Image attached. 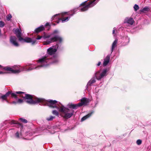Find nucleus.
<instances>
[{
    "instance_id": "f257e3e1",
    "label": "nucleus",
    "mask_w": 151,
    "mask_h": 151,
    "mask_svg": "<svg viewBox=\"0 0 151 151\" xmlns=\"http://www.w3.org/2000/svg\"><path fill=\"white\" fill-rule=\"evenodd\" d=\"M59 33L60 32L58 30H55L50 34L44 36L45 38H50L43 43L45 45H49L55 42H57L55 45L52 46L47 49V54L50 56L55 54L57 50H60L63 48L62 43L63 41V38L59 35Z\"/></svg>"
},
{
    "instance_id": "f03ea898",
    "label": "nucleus",
    "mask_w": 151,
    "mask_h": 151,
    "mask_svg": "<svg viewBox=\"0 0 151 151\" xmlns=\"http://www.w3.org/2000/svg\"><path fill=\"white\" fill-rule=\"evenodd\" d=\"M47 106L50 108H56L59 112H62L63 117L66 119L70 118L74 113L73 110L64 107L56 100H50L47 103Z\"/></svg>"
},
{
    "instance_id": "7ed1b4c3",
    "label": "nucleus",
    "mask_w": 151,
    "mask_h": 151,
    "mask_svg": "<svg viewBox=\"0 0 151 151\" xmlns=\"http://www.w3.org/2000/svg\"><path fill=\"white\" fill-rule=\"evenodd\" d=\"M59 61L58 57L57 55H55L52 58L50 56L46 55L40 58L37 62V65L32 64L30 65H33L34 69H39L42 68H45L47 67L51 64H56Z\"/></svg>"
},
{
    "instance_id": "20e7f679",
    "label": "nucleus",
    "mask_w": 151,
    "mask_h": 151,
    "mask_svg": "<svg viewBox=\"0 0 151 151\" xmlns=\"http://www.w3.org/2000/svg\"><path fill=\"white\" fill-rule=\"evenodd\" d=\"M17 94H20L21 97L26 100L27 103L30 104H35L39 103H46L47 105V103L50 100L47 101L44 99L38 98L22 91H16V95Z\"/></svg>"
},
{
    "instance_id": "39448f33",
    "label": "nucleus",
    "mask_w": 151,
    "mask_h": 151,
    "mask_svg": "<svg viewBox=\"0 0 151 151\" xmlns=\"http://www.w3.org/2000/svg\"><path fill=\"white\" fill-rule=\"evenodd\" d=\"M70 12H65L60 14H57L54 15L52 18V20H54L57 24L60 22H64L68 21L72 17L70 16Z\"/></svg>"
},
{
    "instance_id": "423d86ee",
    "label": "nucleus",
    "mask_w": 151,
    "mask_h": 151,
    "mask_svg": "<svg viewBox=\"0 0 151 151\" xmlns=\"http://www.w3.org/2000/svg\"><path fill=\"white\" fill-rule=\"evenodd\" d=\"M13 67L14 69H12L9 66L5 67L3 68V69L8 71L9 73H19L24 70L30 71L34 69L32 66L29 67L28 69L26 68V67H22L19 65H14Z\"/></svg>"
},
{
    "instance_id": "0eeeda50",
    "label": "nucleus",
    "mask_w": 151,
    "mask_h": 151,
    "mask_svg": "<svg viewBox=\"0 0 151 151\" xmlns=\"http://www.w3.org/2000/svg\"><path fill=\"white\" fill-rule=\"evenodd\" d=\"M13 31L20 42H24L28 43H31L32 45H34L35 43L36 42V40H33L29 37H26L24 39L22 37L20 29L17 28L14 29Z\"/></svg>"
},
{
    "instance_id": "6e6552de",
    "label": "nucleus",
    "mask_w": 151,
    "mask_h": 151,
    "mask_svg": "<svg viewBox=\"0 0 151 151\" xmlns=\"http://www.w3.org/2000/svg\"><path fill=\"white\" fill-rule=\"evenodd\" d=\"M100 0H91L86 4L87 1H85L80 5L81 8L80 9L81 12H84L87 10L89 8L94 6Z\"/></svg>"
},
{
    "instance_id": "1a4fd4ad",
    "label": "nucleus",
    "mask_w": 151,
    "mask_h": 151,
    "mask_svg": "<svg viewBox=\"0 0 151 151\" xmlns=\"http://www.w3.org/2000/svg\"><path fill=\"white\" fill-rule=\"evenodd\" d=\"M108 71V70L106 68L102 70H98L95 73V76L96 79L100 80L107 76Z\"/></svg>"
},
{
    "instance_id": "9d476101",
    "label": "nucleus",
    "mask_w": 151,
    "mask_h": 151,
    "mask_svg": "<svg viewBox=\"0 0 151 151\" xmlns=\"http://www.w3.org/2000/svg\"><path fill=\"white\" fill-rule=\"evenodd\" d=\"M10 95H11L12 98H14L15 99L18 98V96L16 95V91L13 92L12 91H8L5 94L2 96L0 98L2 99V101L6 100L7 97Z\"/></svg>"
},
{
    "instance_id": "9b49d317",
    "label": "nucleus",
    "mask_w": 151,
    "mask_h": 151,
    "mask_svg": "<svg viewBox=\"0 0 151 151\" xmlns=\"http://www.w3.org/2000/svg\"><path fill=\"white\" fill-rule=\"evenodd\" d=\"M10 42L14 46L17 47L19 46V44L17 42V39L15 36H11L10 37Z\"/></svg>"
},
{
    "instance_id": "f8f14e48",
    "label": "nucleus",
    "mask_w": 151,
    "mask_h": 151,
    "mask_svg": "<svg viewBox=\"0 0 151 151\" xmlns=\"http://www.w3.org/2000/svg\"><path fill=\"white\" fill-rule=\"evenodd\" d=\"M96 82V80L95 78H92L88 82L86 87V90H88V87L91 86L93 84L95 83Z\"/></svg>"
},
{
    "instance_id": "ddd939ff",
    "label": "nucleus",
    "mask_w": 151,
    "mask_h": 151,
    "mask_svg": "<svg viewBox=\"0 0 151 151\" xmlns=\"http://www.w3.org/2000/svg\"><path fill=\"white\" fill-rule=\"evenodd\" d=\"M88 102V100L85 98H83L81 99V102L78 104L79 107L84 105H86Z\"/></svg>"
},
{
    "instance_id": "4468645a",
    "label": "nucleus",
    "mask_w": 151,
    "mask_h": 151,
    "mask_svg": "<svg viewBox=\"0 0 151 151\" xmlns=\"http://www.w3.org/2000/svg\"><path fill=\"white\" fill-rule=\"evenodd\" d=\"M134 20L132 18H126L124 21L125 23L129 24L130 25H132L133 24Z\"/></svg>"
},
{
    "instance_id": "2eb2a0df",
    "label": "nucleus",
    "mask_w": 151,
    "mask_h": 151,
    "mask_svg": "<svg viewBox=\"0 0 151 151\" xmlns=\"http://www.w3.org/2000/svg\"><path fill=\"white\" fill-rule=\"evenodd\" d=\"M94 113V111H91V112L88 113V114H87L86 115L84 116L83 117H82V119H81V121L83 122V121H85V120H86V119H87L89 118Z\"/></svg>"
},
{
    "instance_id": "dca6fc26",
    "label": "nucleus",
    "mask_w": 151,
    "mask_h": 151,
    "mask_svg": "<svg viewBox=\"0 0 151 151\" xmlns=\"http://www.w3.org/2000/svg\"><path fill=\"white\" fill-rule=\"evenodd\" d=\"M110 56L109 55H107L104 59L103 63V65L104 66H106L108 64L110 61Z\"/></svg>"
},
{
    "instance_id": "f3484780",
    "label": "nucleus",
    "mask_w": 151,
    "mask_h": 151,
    "mask_svg": "<svg viewBox=\"0 0 151 151\" xmlns=\"http://www.w3.org/2000/svg\"><path fill=\"white\" fill-rule=\"evenodd\" d=\"M78 105V104H68V106L69 108H72L73 109H76L78 107H79V106Z\"/></svg>"
},
{
    "instance_id": "a211bd4d",
    "label": "nucleus",
    "mask_w": 151,
    "mask_h": 151,
    "mask_svg": "<svg viewBox=\"0 0 151 151\" xmlns=\"http://www.w3.org/2000/svg\"><path fill=\"white\" fill-rule=\"evenodd\" d=\"M44 29V27L43 25L36 28L34 32L36 33H38L43 31Z\"/></svg>"
},
{
    "instance_id": "6ab92c4d",
    "label": "nucleus",
    "mask_w": 151,
    "mask_h": 151,
    "mask_svg": "<svg viewBox=\"0 0 151 151\" xmlns=\"http://www.w3.org/2000/svg\"><path fill=\"white\" fill-rule=\"evenodd\" d=\"M78 8H75L73 10L70 11V12H70V16H73L76 13V12H78Z\"/></svg>"
},
{
    "instance_id": "aec40b11",
    "label": "nucleus",
    "mask_w": 151,
    "mask_h": 151,
    "mask_svg": "<svg viewBox=\"0 0 151 151\" xmlns=\"http://www.w3.org/2000/svg\"><path fill=\"white\" fill-rule=\"evenodd\" d=\"M117 43V39H115L114 41L112 43V47L111 49V53L113 51L114 48L116 47V45Z\"/></svg>"
},
{
    "instance_id": "412c9836",
    "label": "nucleus",
    "mask_w": 151,
    "mask_h": 151,
    "mask_svg": "<svg viewBox=\"0 0 151 151\" xmlns=\"http://www.w3.org/2000/svg\"><path fill=\"white\" fill-rule=\"evenodd\" d=\"M16 138L19 139L22 137V136L21 133H19L18 132H17L15 134Z\"/></svg>"
},
{
    "instance_id": "4be33fe9",
    "label": "nucleus",
    "mask_w": 151,
    "mask_h": 151,
    "mask_svg": "<svg viewBox=\"0 0 151 151\" xmlns=\"http://www.w3.org/2000/svg\"><path fill=\"white\" fill-rule=\"evenodd\" d=\"M55 108L57 109V110H53L52 111V113L54 115H55L57 116H59V113L58 112V110L56 108Z\"/></svg>"
},
{
    "instance_id": "5701e85b",
    "label": "nucleus",
    "mask_w": 151,
    "mask_h": 151,
    "mask_svg": "<svg viewBox=\"0 0 151 151\" xmlns=\"http://www.w3.org/2000/svg\"><path fill=\"white\" fill-rule=\"evenodd\" d=\"M55 118V116H50L49 117H47L46 119L48 121H50L53 120V119Z\"/></svg>"
},
{
    "instance_id": "b1692460",
    "label": "nucleus",
    "mask_w": 151,
    "mask_h": 151,
    "mask_svg": "<svg viewBox=\"0 0 151 151\" xmlns=\"http://www.w3.org/2000/svg\"><path fill=\"white\" fill-rule=\"evenodd\" d=\"M50 35V34H47V35H44L43 36H38L37 38H36V39L37 40H39L41 38H43L44 39H47V40H46L48 39H50V38H45L44 37V36H45V35Z\"/></svg>"
},
{
    "instance_id": "393cba45",
    "label": "nucleus",
    "mask_w": 151,
    "mask_h": 151,
    "mask_svg": "<svg viewBox=\"0 0 151 151\" xmlns=\"http://www.w3.org/2000/svg\"><path fill=\"white\" fill-rule=\"evenodd\" d=\"M149 10V8L147 7H145L142 9L141 11L143 12H146L148 11Z\"/></svg>"
},
{
    "instance_id": "a878e982",
    "label": "nucleus",
    "mask_w": 151,
    "mask_h": 151,
    "mask_svg": "<svg viewBox=\"0 0 151 151\" xmlns=\"http://www.w3.org/2000/svg\"><path fill=\"white\" fill-rule=\"evenodd\" d=\"M11 124H19L21 126V127H23V126H22V125L21 124L19 123L18 122H17L16 121H14V120H12L11 121Z\"/></svg>"
},
{
    "instance_id": "bb28decb",
    "label": "nucleus",
    "mask_w": 151,
    "mask_h": 151,
    "mask_svg": "<svg viewBox=\"0 0 151 151\" xmlns=\"http://www.w3.org/2000/svg\"><path fill=\"white\" fill-rule=\"evenodd\" d=\"M134 10L135 11H137L139 9V7L138 5L135 4L134 6Z\"/></svg>"
},
{
    "instance_id": "cd10ccee",
    "label": "nucleus",
    "mask_w": 151,
    "mask_h": 151,
    "mask_svg": "<svg viewBox=\"0 0 151 151\" xmlns=\"http://www.w3.org/2000/svg\"><path fill=\"white\" fill-rule=\"evenodd\" d=\"M5 26L4 22L1 21H0V27L2 28Z\"/></svg>"
},
{
    "instance_id": "c85d7f7f",
    "label": "nucleus",
    "mask_w": 151,
    "mask_h": 151,
    "mask_svg": "<svg viewBox=\"0 0 151 151\" xmlns=\"http://www.w3.org/2000/svg\"><path fill=\"white\" fill-rule=\"evenodd\" d=\"M19 119L22 121V122L26 123L27 122V121L25 119L22 118H20Z\"/></svg>"
},
{
    "instance_id": "c756f323",
    "label": "nucleus",
    "mask_w": 151,
    "mask_h": 151,
    "mask_svg": "<svg viewBox=\"0 0 151 151\" xmlns=\"http://www.w3.org/2000/svg\"><path fill=\"white\" fill-rule=\"evenodd\" d=\"M142 142L141 140L139 139L137 141L136 143L137 145H139L142 143Z\"/></svg>"
},
{
    "instance_id": "7c9ffc66",
    "label": "nucleus",
    "mask_w": 151,
    "mask_h": 151,
    "mask_svg": "<svg viewBox=\"0 0 151 151\" xmlns=\"http://www.w3.org/2000/svg\"><path fill=\"white\" fill-rule=\"evenodd\" d=\"M99 103V101L97 100H96L94 102L95 106H92V107L93 108H95L96 107V105L98 104Z\"/></svg>"
},
{
    "instance_id": "2f4dec72",
    "label": "nucleus",
    "mask_w": 151,
    "mask_h": 151,
    "mask_svg": "<svg viewBox=\"0 0 151 151\" xmlns=\"http://www.w3.org/2000/svg\"><path fill=\"white\" fill-rule=\"evenodd\" d=\"M23 101L22 99H18L17 101V103H22L23 102Z\"/></svg>"
},
{
    "instance_id": "473e14b6",
    "label": "nucleus",
    "mask_w": 151,
    "mask_h": 151,
    "mask_svg": "<svg viewBox=\"0 0 151 151\" xmlns=\"http://www.w3.org/2000/svg\"><path fill=\"white\" fill-rule=\"evenodd\" d=\"M116 27H114L113 29V30L112 31V34L114 35H115V32L116 30Z\"/></svg>"
},
{
    "instance_id": "72a5a7b5",
    "label": "nucleus",
    "mask_w": 151,
    "mask_h": 151,
    "mask_svg": "<svg viewBox=\"0 0 151 151\" xmlns=\"http://www.w3.org/2000/svg\"><path fill=\"white\" fill-rule=\"evenodd\" d=\"M12 17V16L11 15H9V16L7 18V19L8 21H9L11 19Z\"/></svg>"
},
{
    "instance_id": "f704fd0d",
    "label": "nucleus",
    "mask_w": 151,
    "mask_h": 151,
    "mask_svg": "<svg viewBox=\"0 0 151 151\" xmlns=\"http://www.w3.org/2000/svg\"><path fill=\"white\" fill-rule=\"evenodd\" d=\"M11 103L12 104H15L17 103V101H13V102H12Z\"/></svg>"
},
{
    "instance_id": "c9c22d12",
    "label": "nucleus",
    "mask_w": 151,
    "mask_h": 151,
    "mask_svg": "<svg viewBox=\"0 0 151 151\" xmlns=\"http://www.w3.org/2000/svg\"><path fill=\"white\" fill-rule=\"evenodd\" d=\"M101 64V62H100V61H99V62L98 63H97V64L96 65L97 66H99Z\"/></svg>"
},
{
    "instance_id": "e433bc0d",
    "label": "nucleus",
    "mask_w": 151,
    "mask_h": 151,
    "mask_svg": "<svg viewBox=\"0 0 151 151\" xmlns=\"http://www.w3.org/2000/svg\"><path fill=\"white\" fill-rule=\"evenodd\" d=\"M126 39H127V40H128L127 42H129V37H127V36L126 37Z\"/></svg>"
},
{
    "instance_id": "4c0bfd02",
    "label": "nucleus",
    "mask_w": 151,
    "mask_h": 151,
    "mask_svg": "<svg viewBox=\"0 0 151 151\" xmlns=\"http://www.w3.org/2000/svg\"><path fill=\"white\" fill-rule=\"evenodd\" d=\"M49 25V23L47 22L45 24V26H47Z\"/></svg>"
},
{
    "instance_id": "58836bf2",
    "label": "nucleus",
    "mask_w": 151,
    "mask_h": 151,
    "mask_svg": "<svg viewBox=\"0 0 151 151\" xmlns=\"http://www.w3.org/2000/svg\"><path fill=\"white\" fill-rule=\"evenodd\" d=\"M95 92L96 93H97L98 92V91H97L96 88H95Z\"/></svg>"
},
{
    "instance_id": "ea45409f",
    "label": "nucleus",
    "mask_w": 151,
    "mask_h": 151,
    "mask_svg": "<svg viewBox=\"0 0 151 151\" xmlns=\"http://www.w3.org/2000/svg\"><path fill=\"white\" fill-rule=\"evenodd\" d=\"M4 73L2 71H0V74H4Z\"/></svg>"
},
{
    "instance_id": "a19ab883",
    "label": "nucleus",
    "mask_w": 151,
    "mask_h": 151,
    "mask_svg": "<svg viewBox=\"0 0 151 151\" xmlns=\"http://www.w3.org/2000/svg\"><path fill=\"white\" fill-rule=\"evenodd\" d=\"M1 29H0V37H1Z\"/></svg>"
},
{
    "instance_id": "79ce46f5",
    "label": "nucleus",
    "mask_w": 151,
    "mask_h": 151,
    "mask_svg": "<svg viewBox=\"0 0 151 151\" xmlns=\"http://www.w3.org/2000/svg\"><path fill=\"white\" fill-rule=\"evenodd\" d=\"M2 68V66H1V65H0V68Z\"/></svg>"
},
{
    "instance_id": "37998d69",
    "label": "nucleus",
    "mask_w": 151,
    "mask_h": 151,
    "mask_svg": "<svg viewBox=\"0 0 151 151\" xmlns=\"http://www.w3.org/2000/svg\"><path fill=\"white\" fill-rule=\"evenodd\" d=\"M5 38H6V36H5Z\"/></svg>"
}]
</instances>
